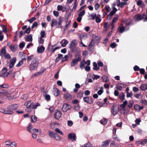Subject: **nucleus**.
Returning <instances> with one entry per match:
<instances>
[{
  "label": "nucleus",
  "instance_id": "6e6552de",
  "mask_svg": "<svg viewBox=\"0 0 147 147\" xmlns=\"http://www.w3.org/2000/svg\"><path fill=\"white\" fill-rule=\"evenodd\" d=\"M0 111L5 114L11 115L13 113V111L11 110V108H9V106L6 110H4L3 109H1Z\"/></svg>",
  "mask_w": 147,
  "mask_h": 147
},
{
  "label": "nucleus",
  "instance_id": "c03bdc74",
  "mask_svg": "<svg viewBox=\"0 0 147 147\" xmlns=\"http://www.w3.org/2000/svg\"><path fill=\"white\" fill-rule=\"evenodd\" d=\"M34 58H36V57H34L33 55H31L30 56L27 57V59L28 61H30V60H33V59Z\"/></svg>",
  "mask_w": 147,
  "mask_h": 147
},
{
  "label": "nucleus",
  "instance_id": "4d7b16f0",
  "mask_svg": "<svg viewBox=\"0 0 147 147\" xmlns=\"http://www.w3.org/2000/svg\"><path fill=\"white\" fill-rule=\"evenodd\" d=\"M25 44V43L24 42H22L19 45V47L21 48H22L24 47Z\"/></svg>",
  "mask_w": 147,
  "mask_h": 147
},
{
  "label": "nucleus",
  "instance_id": "dca6fc26",
  "mask_svg": "<svg viewBox=\"0 0 147 147\" xmlns=\"http://www.w3.org/2000/svg\"><path fill=\"white\" fill-rule=\"evenodd\" d=\"M84 101L89 104H92L93 101L92 98L90 97H84L83 98Z\"/></svg>",
  "mask_w": 147,
  "mask_h": 147
},
{
  "label": "nucleus",
  "instance_id": "8fccbe9b",
  "mask_svg": "<svg viewBox=\"0 0 147 147\" xmlns=\"http://www.w3.org/2000/svg\"><path fill=\"white\" fill-rule=\"evenodd\" d=\"M5 59H10L11 57L10 55L8 53H6L5 55H3Z\"/></svg>",
  "mask_w": 147,
  "mask_h": 147
},
{
  "label": "nucleus",
  "instance_id": "680f3d73",
  "mask_svg": "<svg viewBox=\"0 0 147 147\" xmlns=\"http://www.w3.org/2000/svg\"><path fill=\"white\" fill-rule=\"evenodd\" d=\"M143 4L142 1L141 0H139L138 1L137 4L138 6H141Z\"/></svg>",
  "mask_w": 147,
  "mask_h": 147
},
{
  "label": "nucleus",
  "instance_id": "e433bc0d",
  "mask_svg": "<svg viewBox=\"0 0 147 147\" xmlns=\"http://www.w3.org/2000/svg\"><path fill=\"white\" fill-rule=\"evenodd\" d=\"M102 79L104 82H108L109 81V80L108 77L106 75H104L102 77Z\"/></svg>",
  "mask_w": 147,
  "mask_h": 147
},
{
  "label": "nucleus",
  "instance_id": "f03ea898",
  "mask_svg": "<svg viewBox=\"0 0 147 147\" xmlns=\"http://www.w3.org/2000/svg\"><path fill=\"white\" fill-rule=\"evenodd\" d=\"M127 103V101L125 100L123 102L122 104L120 105V108L119 109V111L121 113L126 114L129 112V110L126 108Z\"/></svg>",
  "mask_w": 147,
  "mask_h": 147
},
{
  "label": "nucleus",
  "instance_id": "7c9ffc66",
  "mask_svg": "<svg viewBox=\"0 0 147 147\" xmlns=\"http://www.w3.org/2000/svg\"><path fill=\"white\" fill-rule=\"evenodd\" d=\"M18 107V105L17 104H14L9 106V108H11V110L13 111V110L17 109Z\"/></svg>",
  "mask_w": 147,
  "mask_h": 147
},
{
  "label": "nucleus",
  "instance_id": "72a5a7b5",
  "mask_svg": "<svg viewBox=\"0 0 147 147\" xmlns=\"http://www.w3.org/2000/svg\"><path fill=\"white\" fill-rule=\"evenodd\" d=\"M90 20H94L96 17V14L95 13H93L89 15Z\"/></svg>",
  "mask_w": 147,
  "mask_h": 147
},
{
  "label": "nucleus",
  "instance_id": "cd10ccee",
  "mask_svg": "<svg viewBox=\"0 0 147 147\" xmlns=\"http://www.w3.org/2000/svg\"><path fill=\"white\" fill-rule=\"evenodd\" d=\"M110 142V140H109L103 142L102 144V147H104L108 146Z\"/></svg>",
  "mask_w": 147,
  "mask_h": 147
},
{
  "label": "nucleus",
  "instance_id": "864d4df0",
  "mask_svg": "<svg viewBox=\"0 0 147 147\" xmlns=\"http://www.w3.org/2000/svg\"><path fill=\"white\" fill-rule=\"evenodd\" d=\"M85 63V61L84 60L81 62L80 67L81 68H82L84 67V65Z\"/></svg>",
  "mask_w": 147,
  "mask_h": 147
},
{
  "label": "nucleus",
  "instance_id": "49530a36",
  "mask_svg": "<svg viewBox=\"0 0 147 147\" xmlns=\"http://www.w3.org/2000/svg\"><path fill=\"white\" fill-rule=\"evenodd\" d=\"M55 131L57 133H59L63 135V133L62 132V131H61L58 128H56V129H55Z\"/></svg>",
  "mask_w": 147,
  "mask_h": 147
},
{
  "label": "nucleus",
  "instance_id": "79ce46f5",
  "mask_svg": "<svg viewBox=\"0 0 147 147\" xmlns=\"http://www.w3.org/2000/svg\"><path fill=\"white\" fill-rule=\"evenodd\" d=\"M46 35L45 31L44 30H42L40 33V37L44 38Z\"/></svg>",
  "mask_w": 147,
  "mask_h": 147
},
{
  "label": "nucleus",
  "instance_id": "3c124183",
  "mask_svg": "<svg viewBox=\"0 0 147 147\" xmlns=\"http://www.w3.org/2000/svg\"><path fill=\"white\" fill-rule=\"evenodd\" d=\"M43 38L39 37L38 40V42L39 44H42L44 42V40L43 39Z\"/></svg>",
  "mask_w": 147,
  "mask_h": 147
},
{
  "label": "nucleus",
  "instance_id": "58836bf2",
  "mask_svg": "<svg viewBox=\"0 0 147 147\" xmlns=\"http://www.w3.org/2000/svg\"><path fill=\"white\" fill-rule=\"evenodd\" d=\"M107 120L105 118L102 119L100 121V123L103 125L106 124L107 123Z\"/></svg>",
  "mask_w": 147,
  "mask_h": 147
},
{
  "label": "nucleus",
  "instance_id": "09e8293b",
  "mask_svg": "<svg viewBox=\"0 0 147 147\" xmlns=\"http://www.w3.org/2000/svg\"><path fill=\"white\" fill-rule=\"evenodd\" d=\"M79 46L80 47H87V46L85 45L83 43L82 40H81L79 42Z\"/></svg>",
  "mask_w": 147,
  "mask_h": 147
},
{
  "label": "nucleus",
  "instance_id": "1a4fd4ad",
  "mask_svg": "<svg viewBox=\"0 0 147 147\" xmlns=\"http://www.w3.org/2000/svg\"><path fill=\"white\" fill-rule=\"evenodd\" d=\"M0 111L5 114L11 115L13 113V111L11 110V108H9V106L6 110H4L3 109H1Z\"/></svg>",
  "mask_w": 147,
  "mask_h": 147
},
{
  "label": "nucleus",
  "instance_id": "a18cd8bd",
  "mask_svg": "<svg viewBox=\"0 0 147 147\" xmlns=\"http://www.w3.org/2000/svg\"><path fill=\"white\" fill-rule=\"evenodd\" d=\"M6 52V49L5 48H3L2 49L1 53V56H3L4 55H5Z\"/></svg>",
  "mask_w": 147,
  "mask_h": 147
},
{
  "label": "nucleus",
  "instance_id": "bf43d9fd",
  "mask_svg": "<svg viewBox=\"0 0 147 147\" xmlns=\"http://www.w3.org/2000/svg\"><path fill=\"white\" fill-rule=\"evenodd\" d=\"M81 55H78L76 56V58L74 59H76L78 62L80 61L81 60Z\"/></svg>",
  "mask_w": 147,
  "mask_h": 147
},
{
  "label": "nucleus",
  "instance_id": "5701e85b",
  "mask_svg": "<svg viewBox=\"0 0 147 147\" xmlns=\"http://www.w3.org/2000/svg\"><path fill=\"white\" fill-rule=\"evenodd\" d=\"M45 50V48L43 46L39 47L37 48V51L39 53H42L44 52Z\"/></svg>",
  "mask_w": 147,
  "mask_h": 147
},
{
  "label": "nucleus",
  "instance_id": "9d476101",
  "mask_svg": "<svg viewBox=\"0 0 147 147\" xmlns=\"http://www.w3.org/2000/svg\"><path fill=\"white\" fill-rule=\"evenodd\" d=\"M68 138L72 142H74L76 140V135L74 133H70L68 135Z\"/></svg>",
  "mask_w": 147,
  "mask_h": 147
},
{
  "label": "nucleus",
  "instance_id": "13d9d810",
  "mask_svg": "<svg viewBox=\"0 0 147 147\" xmlns=\"http://www.w3.org/2000/svg\"><path fill=\"white\" fill-rule=\"evenodd\" d=\"M100 7V5L98 3H96L94 6V8L96 10H98Z\"/></svg>",
  "mask_w": 147,
  "mask_h": 147
},
{
  "label": "nucleus",
  "instance_id": "2eb2a0df",
  "mask_svg": "<svg viewBox=\"0 0 147 147\" xmlns=\"http://www.w3.org/2000/svg\"><path fill=\"white\" fill-rule=\"evenodd\" d=\"M63 96L64 99L67 101L70 100L72 98L71 95L68 93H65L64 94Z\"/></svg>",
  "mask_w": 147,
  "mask_h": 147
},
{
  "label": "nucleus",
  "instance_id": "69168bd1",
  "mask_svg": "<svg viewBox=\"0 0 147 147\" xmlns=\"http://www.w3.org/2000/svg\"><path fill=\"white\" fill-rule=\"evenodd\" d=\"M45 98L46 100L48 101L50 100V96L48 94H46L45 96Z\"/></svg>",
  "mask_w": 147,
  "mask_h": 147
},
{
  "label": "nucleus",
  "instance_id": "39448f33",
  "mask_svg": "<svg viewBox=\"0 0 147 147\" xmlns=\"http://www.w3.org/2000/svg\"><path fill=\"white\" fill-rule=\"evenodd\" d=\"M11 92L10 91L0 92V97L3 99H11Z\"/></svg>",
  "mask_w": 147,
  "mask_h": 147
},
{
  "label": "nucleus",
  "instance_id": "c85d7f7f",
  "mask_svg": "<svg viewBox=\"0 0 147 147\" xmlns=\"http://www.w3.org/2000/svg\"><path fill=\"white\" fill-rule=\"evenodd\" d=\"M37 117L34 115H32L31 117V121L32 123H35L37 120Z\"/></svg>",
  "mask_w": 147,
  "mask_h": 147
},
{
  "label": "nucleus",
  "instance_id": "0e129e2a",
  "mask_svg": "<svg viewBox=\"0 0 147 147\" xmlns=\"http://www.w3.org/2000/svg\"><path fill=\"white\" fill-rule=\"evenodd\" d=\"M23 62L22 60H21L19 61L18 64L16 65L17 67H19L21 66L23 63Z\"/></svg>",
  "mask_w": 147,
  "mask_h": 147
},
{
  "label": "nucleus",
  "instance_id": "9b49d317",
  "mask_svg": "<svg viewBox=\"0 0 147 147\" xmlns=\"http://www.w3.org/2000/svg\"><path fill=\"white\" fill-rule=\"evenodd\" d=\"M71 108V106L67 103L63 104L62 108V110L63 112H66Z\"/></svg>",
  "mask_w": 147,
  "mask_h": 147
},
{
  "label": "nucleus",
  "instance_id": "aec40b11",
  "mask_svg": "<svg viewBox=\"0 0 147 147\" xmlns=\"http://www.w3.org/2000/svg\"><path fill=\"white\" fill-rule=\"evenodd\" d=\"M125 27L122 24H121L117 28V32L120 33H123L125 30Z\"/></svg>",
  "mask_w": 147,
  "mask_h": 147
},
{
  "label": "nucleus",
  "instance_id": "20e7f679",
  "mask_svg": "<svg viewBox=\"0 0 147 147\" xmlns=\"http://www.w3.org/2000/svg\"><path fill=\"white\" fill-rule=\"evenodd\" d=\"M40 104L38 103L35 104L34 103H32L29 106L26 107V111L28 112H31L33 109H36L38 106H40Z\"/></svg>",
  "mask_w": 147,
  "mask_h": 147
},
{
  "label": "nucleus",
  "instance_id": "6e6d98bb",
  "mask_svg": "<svg viewBox=\"0 0 147 147\" xmlns=\"http://www.w3.org/2000/svg\"><path fill=\"white\" fill-rule=\"evenodd\" d=\"M63 9V7L61 5H59L57 7V9L59 11H61Z\"/></svg>",
  "mask_w": 147,
  "mask_h": 147
},
{
  "label": "nucleus",
  "instance_id": "423d86ee",
  "mask_svg": "<svg viewBox=\"0 0 147 147\" xmlns=\"http://www.w3.org/2000/svg\"><path fill=\"white\" fill-rule=\"evenodd\" d=\"M100 36H97L95 34H93L92 35V41L96 44H98L100 42Z\"/></svg>",
  "mask_w": 147,
  "mask_h": 147
},
{
  "label": "nucleus",
  "instance_id": "f3484780",
  "mask_svg": "<svg viewBox=\"0 0 147 147\" xmlns=\"http://www.w3.org/2000/svg\"><path fill=\"white\" fill-rule=\"evenodd\" d=\"M7 69L6 68H3L1 72V75L3 77H6L8 75L7 71Z\"/></svg>",
  "mask_w": 147,
  "mask_h": 147
},
{
  "label": "nucleus",
  "instance_id": "052dcab7",
  "mask_svg": "<svg viewBox=\"0 0 147 147\" xmlns=\"http://www.w3.org/2000/svg\"><path fill=\"white\" fill-rule=\"evenodd\" d=\"M117 46V44L115 42L112 43L110 45L111 47L112 48H114Z\"/></svg>",
  "mask_w": 147,
  "mask_h": 147
},
{
  "label": "nucleus",
  "instance_id": "de8ad7c7",
  "mask_svg": "<svg viewBox=\"0 0 147 147\" xmlns=\"http://www.w3.org/2000/svg\"><path fill=\"white\" fill-rule=\"evenodd\" d=\"M103 92V88L101 87L100 88V90L98 92V94L99 95H101Z\"/></svg>",
  "mask_w": 147,
  "mask_h": 147
},
{
  "label": "nucleus",
  "instance_id": "4be33fe9",
  "mask_svg": "<svg viewBox=\"0 0 147 147\" xmlns=\"http://www.w3.org/2000/svg\"><path fill=\"white\" fill-rule=\"evenodd\" d=\"M68 41L65 39H63L61 40L60 43L61 46L63 47H65L68 44Z\"/></svg>",
  "mask_w": 147,
  "mask_h": 147
},
{
  "label": "nucleus",
  "instance_id": "bb28decb",
  "mask_svg": "<svg viewBox=\"0 0 147 147\" xmlns=\"http://www.w3.org/2000/svg\"><path fill=\"white\" fill-rule=\"evenodd\" d=\"M46 69H43V70H42V71H40L37 72L36 73L33 74L32 75V76L33 77H34V76H38V75H40V74H42L43 73L44 71H45Z\"/></svg>",
  "mask_w": 147,
  "mask_h": 147
},
{
  "label": "nucleus",
  "instance_id": "37998d69",
  "mask_svg": "<svg viewBox=\"0 0 147 147\" xmlns=\"http://www.w3.org/2000/svg\"><path fill=\"white\" fill-rule=\"evenodd\" d=\"M55 47V45L52 46V48L51 50V51L53 53H54L55 51L57 49H59L60 48V47H55V48H54V47Z\"/></svg>",
  "mask_w": 147,
  "mask_h": 147
},
{
  "label": "nucleus",
  "instance_id": "5fc2aeb1",
  "mask_svg": "<svg viewBox=\"0 0 147 147\" xmlns=\"http://www.w3.org/2000/svg\"><path fill=\"white\" fill-rule=\"evenodd\" d=\"M124 86V85L123 84H121L120 85H119L117 87V89L119 90H121L122 88V87Z\"/></svg>",
  "mask_w": 147,
  "mask_h": 147
},
{
  "label": "nucleus",
  "instance_id": "2f4dec72",
  "mask_svg": "<svg viewBox=\"0 0 147 147\" xmlns=\"http://www.w3.org/2000/svg\"><path fill=\"white\" fill-rule=\"evenodd\" d=\"M32 125L31 123H30L28 125V126L27 128V130L30 133L32 132Z\"/></svg>",
  "mask_w": 147,
  "mask_h": 147
},
{
  "label": "nucleus",
  "instance_id": "f257e3e1",
  "mask_svg": "<svg viewBox=\"0 0 147 147\" xmlns=\"http://www.w3.org/2000/svg\"><path fill=\"white\" fill-rule=\"evenodd\" d=\"M63 20L64 18L63 17H59L57 20L55 19H52L51 24V27H53L55 26L56 28H61Z\"/></svg>",
  "mask_w": 147,
  "mask_h": 147
},
{
  "label": "nucleus",
  "instance_id": "338daca9",
  "mask_svg": "<svg viewBox=\"0 0 147 147\" xmlns=\"http://www.w3.org/2000/svg\"><path fill=\"white\" fill-rule=\"evenodd\" d=\"M105 9L107 12H109L111 10L110 7L107 5L105 6Z\"/></svg>",
  "mask_w": 147,
  "mask_h": 147
},
{
  "label": "nucleus",
  "instance_id": "412c9836",
  "mask_svg": "<svg viewBox=\"0 0 147 147\" xmlns=\"http://www.w3.org/2000/svg\"><path fill=\"white\" fill-rule=\"evenodd\" d=\"M75 88L73 89V92L74 93H77L78 91V89H79L81 87L80 85L78 83L75 84Z\"/></svg>",
  "mask_w": 147,
  "mask_h": 147
},
{
  "label": "nucleus",
  "instance_id": "a878e982",
  "mask_svg": "<svg viewBox=\"0 0 147 147\" xmlns=\"http://www.w3.org/2000/svg\"><path fill=\"white\" fill-rule=\"evenodd\" d=\"M78 61L76 59H73L70 62V65L72 67H74L78 64Z\"/></svg>",
  "mask_w": 147,
  "mask_h": 147
},
{
  "label": "nucleus",
  "instance_id": "e2e57ef3",
  "mask_svg": "<svg viewBox=\"0 0 147 147\" xmlns=\"http://www.w3.org/2000/svg\"><path fill=\"white\" fill-rule=\"evenodd\" d=\"M56 123L53 122L50 124V126L53 129L55 127Z\"/></svg>",
  "mask_w": 147,
  "mask_h": 147
},
{
  "label": "nucleus",
  "instance_id": "c756f323",
  "mask_svg": "<svg viewBox=\"0 0 147 147\" xmlns=\"http://www.w3.org/2000/svg\"><path fill=\"white\" fill-rule=\"evenodd\" d=\"M95 44H96V43H94L91 40V42L89 44L88 46L89 49H93Z\"/></svg>",
  "mask_w": 147,
  "mask_h": 147
},
{
  "label": "nucleus",
  "instance_id": "f704fd0d",
  "mask_svg": "<svg viewBox=\"0 0 147 147\" xmlns=\"http://www.w3.org/2000/svg\"><path fill=\"white\" fill-rule=\"evenodd\" d=\"M48 134L49 136L52 138H54V136L56 134H55L53 131H49L48 132Z\"/></svg>",
  "mask_w": 147,
  "mask_h": 147
},
{
  "label": "nucleus",
  "instance_id": "a211bd4d",
  "mask_svg": "<svg viewBox=\"0 0 147 147\" xmlns=\"http://www.w3.org/2000/svg\"><path fill=\"white\" fill-rule=\"evenodd\" d=\"M131 20L130 19H124L122 20V23L125 24L126 26L129 25L131 23Z\"/></svg>",
  "mask_w": 147,
  "mask_h": 147
},
{
  "label": "nucleus",
  "instance_id": "4468645a",
  "mask_svg": "<svg viewBox=\"0 0 147 147\" xmlns=\"http://www.w3.org/2000/svg\"><path fill=\"white\" fill-rule=\"evenodd\" d=\"M16 61V57H13L10 59L9 65V67L10 68H12L13 67Z\"/></svg>",
  "mask_w": 147,
  "mask_h": 147
},
{
  "label": "nucleus",
  "instance_id": "774afa93",
  "mask_svg": "<svg viewBox=\"0 0 147 147\" xmlns=\"http://www.w3.org/2000/svg\"><path fill=\"white\" fill-rule=\"evenodd\" d=\"M143 104L146 105L147 104V101L146 100H142L140 101Z\"/></svg>",
  "mask_w": 147,
  "mask_h": 147
},
{
  "label": "nucleus",
  "instance_id": "ddd939ff",
  "mask_svg": "<svg viewBox=\"0 0 147 147\" xmlns=\"http://www.w3.org/2000/svg\"><path fill=\"white\" fill-rule=\"evenodd\" d=\"M145 16V14H137L135 17L134 18L136 20L138 21L142 20L144 18Z\"/></svg>",
  "mask_w": 147,
  "mask_h": 147
},
{
  "label": "nucleus",
  "instance_id": "b1692460",
  "mask_svg": "<svg viewBox=\"0 0 147 147\" xmlns=\"http://www.w3.org/2000/svg\"><path fill=\"white\" fill-rule=\"evenodd\" d=\"M26 41L31 42L32 40V36L31 34H29L24 38Z\"/></svg>",
  "mask_w": 147,
  "mask_h": 147
},
{
  "label": "nucleus",
  "instance_id": "473e14b6",
  "mask_svg": "<svg viewBox=\"0 0 147 147\" xmlns=\"http://www.w3.org/2000/svg\"><path fill=\"white\" fill-rule=\"evenodd\" d=\"M140 88L143 90L147 89V84H142L140 86Z\"/></svg>",
  "mask_w": 147,
  "mask_h": 147
},
{
  "label": "nucleus",
  "instance_id": "393cba45",
  "mask_svg": "<svg viewBox=\"0 0 147 147\" xmlns=\"http://www.w3.org/2000/svg\"><path fill=\"white\" fill-rule=\"evenodd\" d=\"M76 40H74L71 42L70 45V47L71 49H73L76 47Z\"/></svg>",
  "mask_w": 147,
  "mask_h": 147
},
{
  "label": "nucleus",
  "instance_id": "0eeeda50",
  "mask_svg": "<svg viewBox=\"0 0 147 147\" xmlns=\"http://www.w3.org/2000/svg\"><path fill=\"white\" fill-rule=\"evenodd\" d=\"M119 107L117 105H113L112 106L111 109V112L113 115H116L118 111Z\"/></svg>",
  "mask_w": 147,
  "mask_h": 147
},
{
  "label": "nucleus",
  "instance_id": "ea45409f",
  "mask_svg": "<svg viewBox=\"0 0 147 147\" xmlns=\"http://www.w3.org/2000/svg\"><path fill=\"white\" fill-rule=\"evenodd\" d=\"M110 146L111 147H121L119 145L115 144L114 141L112 142Z\"/></svg>",
  "mask_w": 147,
  "mask_h": 147
},
{
  "label": "nucleus",
  "instance_id": "7ed1b4c3",
  "mask_svg": "<svg viewBox=\"0 0 147 147\" xmlns=\"http://www.w3.org/2000/svg\"><path fill=\"white\" fill-rule=\"evenodd\" d=\"M33 60L32 61L29 67V69L30 70L36 69L39 64L37 58H34Z\"/></svg>",
  "mask_w": 147,
  "mask_h": 147
},
{
  "label": "nucleus",
  "instance_id": "603ef678",
  "mask_svg": "<svg viewBox=\"0 0 147 147\" xmlns=\"http://www.w3.org/2000/svg\"><path fill=\"white\" fill-rule=\"evenodd\" d=\"M10 147H17V144L16 143L14 142H11V144L9 146Z\"/></svg>",
  "mask_w": 147,
  "mask_h": 147
},
{
  "label": "nucleus",
  "instance_id": "4c0bfd02",
  "mask_svg": "<svg viewBox=\"0 0 147 147\" xmlns=\"http://www.w3.org/2000/svg\"><path fill=\"white\" fill-rule=\"evenodd\" d=\"M53 138H55L57 141H60L61 140V138L59 135L57 134H56Z\"/></svg>",
  "mask_w": 147,
  "mask_h": 147
},
{
  "label": "nucleus",
  "instance_id": "f8f14e48",
  "mask_svg": "<svg viewBox=\"0 0 147 147\" xmlns=\"http://www.w3.org/2000/svg\"><path fill=\"white\" fill-rule=\"evenodd\" d=\"M62 115L61 112L59 110H57L54 113V117L56 119H59Z\"/></svg>",
  "mask_w": 147,
  "mask_h": 147
},
{
  "label": "nucleus",
  "instance_id": "a19ab883",
  "mask_svg": "<svg viewBox=\"0 0 147 147\" xmlns=\"http://www.w3.org/2000/svg\"><path fill=\"white\" fill-rule=\"evenodd\" d=\"M125 95L124 93H122L120 95L119 98L121 100L123 101L125 99Z\"/></svg>",
  "mask_w": 147,
  "mask_h": 147
},
{
  "label": "nucleus",
  "instance_id": "c9c22d12",
  "mask_svg": "<svg viewBox=\"0 0 147 147\" xmlns=\"http://www.w3.org/2000/svg\"><path fill=\"white\" fill-rule=\"evenodd\" d=\"M97 64L96 62H94L93 63V65L94 66V67L93 68V69L95 70H98L99 69V67H98L97 65Z\"/></svg>",
  "mask_w": 147,
  "mask_h": 147
},
{
  "label": "nucleus",
  "instance_id": "6ab92c4d",
  "mask_svg": "<svg viewBox=\"0 0 147 147\" xmlns=\"http://www.w3.org/2000/svg\"><path fill=\"white\" fill-rule=\"evenodd\" d=\"M60 94V90L57 88H54L53 91V94L55 96H58Z\"/></svg>",
  "mask_w": 147,
  "mask_h": 147
}]
</instances>
